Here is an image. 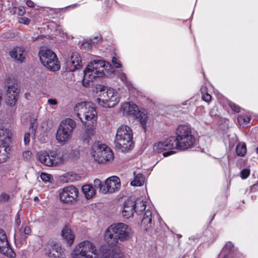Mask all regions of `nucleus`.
<instances>
[{
    "label": "nucleus",
    "instance_id": "cd10ccee",
    "mask_svg": "<svg viewBox=\"0 0 258 258\" xmlns=\"http://www.w3.org/2000/svg\"><path fill=\"white\" fill-rule=\"evenodd\" d=\"M234 250L235 248L233 244L231 242H228L223 247L222 250V253L225 255L224 257H226V256H228L229 254L234 252Z\"/></svg>",
    "mask_w": 258,
    "mask_h": 258
},
{
    "label": "nucleus",
    "instance_id": "5fc2aeb1",
    "mask_svg": "<svg viewBox=\"0 0 258 258\" xmlns=\"http://www.w3.org/2000/svg\"><path fill=\"white\" fill-rule=\"evenodd\" d=\"M2 196H4V198L6 200H8L9 198V195L6 194L2 195Z\"/></svg>",
    "mask_w": 258,
    "mask_h": 258
},
{
    "label": "nucleus",
    "instance_id": "a878e982",
    "mask_svg": "<svg viewBox=\"0 0 258 258\" xmlns=\"http://www.w3.org/2000/svg\"><path fill=\"white\" fill-rule=\"evenodd\" d=\"M137 118L139 120L140 122L144 128L145 132L146 131L147 123L148 120V116L145 112L138 111L137 115Z\"/></svg>",
    "mask_w": 258,
    "mask_h": 258
},
{
    "label": "nucleus",
    "instance_id": "9b49d317",
    "mask_svg": "<svg viewBox=\"0 0 258 258\" xmlns=\"http://www.w3.org/2000/svg\"><path fill=\"white\" fill-rule=\"evenodd\" d=\"M135 211L138 215L144 213L142 220V225L144 227L146 230L152 226V213L150 210L146 211V202L141 199H138L134 201Z\"/></svg>",
    "mask_w": 258,
    "mask_h": 258
},
{
    "label": "nucleus",
    "instance_id": "37998d69",
    "mask_svg": "<svg viewBox=\"0 0 258 258\" xmlns=\"http://www.w3.org/2000/svg\"><path fill=\"white\" fill-rule=\"evenodd\" d=\"M120 79L125 83H126V86H128L129 89H130V86H131V84L130 82H128L127 81L126 77L124 73H121L119 75Z\"/></svg>",
    "mask_w": 258,
    "mask_h": 258
},
{
    "label": "nucleus",
    "instance_id": "b1692460",
    "mask_svg": "<svg viewBox=\"0 0 258 258\" xmlns=\"http://www.w3.org/2000/svg\"><path fill=\"white\" fill-rule=\"evenodd\" d=\"M10 151V148L9 145L6 144L0 145V163H3L6 161Z\"/></svg>",
    "mask_w": 258,
    "mask_h": 258
},
{
    "label": "nucleus",
    "instance_id": "680f3d73",
    "mask_svg": "<svg viewBox=\"0 0 258 258\" xmlns=\"http://www.w3.org/2000/svg\"><path fill=\"white\" fill-rule=\"evenodd\" d=\"M188 102V101H186L185 104H187Z\"/></svg>",
    "mask_w": 258,
    "mask_h": 258
},
{
    "label": "nucleus",
    "instance_id": "2f4dec72",
    "mask_svg": "<svg viewBox=\"0 0 258 258\" xmlns=\"http://www.w3.org/2000/svg\"><path fill=\"white\" fill-rule=\"evenodd\" d=\"M237 120L240 124L245 125L250 121V118L246 115L241 114L238 116Z\"/></svg>",
    "mask_w": 258,
    "mask_h": 258
},
{
    "label": "nucleus",
    "instance_id": "dca6fc26",
    "mask_svg": "<svg viewBox=\"0 0 258 258\" xmlns=\"http://www.w3.org/2000/svg\"><path fill=\"white\" fill-rule=\"evenodd\" d=\"M120 186L119 178L116 176H111L106 179L102 193L106 194L114 192L119 190Z\"/></svg>",
    "mask_w": 258,
    "mask_h": 258
},
{
    "label": "nucleus",
    "instance_id": "a19ab883",
    "mask_svg": "<svg viewBox=\"0 0 258 258\" xmlns=\"http://www.w3.org/2000/svg\"><path fill=\"white\" fill-rule=\"evenodd\" d=\"M40 178L43 181L47 182L50 180L51 175L45 173H42L40 175Z\"/></svg>",
    "mask_w": 258,
    "mask_h": 258
},
{
    "label": "nucleus",
    "instance_id": "79ce46f5",
    "mask_svg": "<svg viewBox=\"0 0 258 258\" xmlns=\"http://www.w3.org/2000/svg\"><path fill=\"white\" fill-rule=\"evenodd\" d=\"M18 21L20 23L24 24L25 25H28L30 22V20L25 17H20Z\"/></svg>",
    "mask_w": 258,
    "mask_h": 258
},
{
    "label": "nucleus",
    "instance_id": "e433bc0d",
    "mask_svg": "<svg viewBox=\"0 0 258 258\" xmlns=\"http://www.w3.org/2000/svg\"><path fill=\"white\" fill-rule=\"evenodd\" d=\"M101 37L100 35H97L96 36H92L90 39V41L92 43V45L96 44L101 40Z\"/></svg>",
    "mask_w": 258,
    "mask_h": 258
},
{
    "label": "nucleus",
    "instance_id": "c756f323",
    "mask_svg": "<svg viewBox=\"0 0 258 258\" xmlns=\"http://www.w3.org/2000/svg\"><path fill=\"white\" fill-rule=\"evenodd\" d=\"M19 93V90L15 85H11L8 87L7 95L18 97Z\"/></svg>",
    "mask_w": 258,
    "mask_h": 258
},
{
    "label": "nucleus",
    "instance_id": "ddd939ff",
    "mask_svg": "<svg viewBox=\"0 0 258 258\" xmlns=\"http://www.w3.org/2000/svg\"><path fill=\"white\" fill-rule=\"evenodd\" d=\"M79 190L73 185L63 187L59 192V199L61 202L66 204H73L76 201Z\"/></svg>",
    "mask_w": 258,
    "mask_h": 258
},
{
    "label": "nucleus",
    "instance_id": "aec40b11",
    "mask_svg": "<svg viewBox=\"0 0 258 258\" xmlns=\"http://www.w3.org/2000/svg\"><path fill=\"white\" fill-rule=\"evenodd\" d=\"M63 239L68 246H71L74 242L75 236L72 230L68 227L65 226L61 231Z\"/></svg>",
    "mask_w": 258,
    "mask_h": 258
},
{
    "label": "nucleus",
    "instance_id": "1a4fd4ad",
    "mask_svg": "<svg viewBox=\"0 0 258 258\" xmlns=\"http://www.w3.org/2000/svg\"><path fill=\"white\" fill-rule=\"evenodd\" d=\"M195 141V138L189 125L183 124L178 126V150L192 148Z\"/></svg>",
    "mask_w": 258,
    "mask_h": 258
},
{
    "label": "nucleus",
    "instance_id": "864d4df0",
    "mask_svg": "<svg viewBox=\"0 0 258 258\" xmlns=\"http://www.w3.org/2000/svg\"><path fill=\"white\" fill-rule=\"evenodd\" d=\"M26 4L28 7L30 8H33L34 7V3L31 0H27L26 2Z\"/></svg>",
    "mask_w": 258,
    "mask_h": 258
},
{
    "label": "nucleus",
    "instance_id": "39448f33",
    "mask_svg": "<svg viewBox=\"0 0 258 258\" xmlns=\"http://www.w3.org/2000/svg\"><path fill=\"white\" fill-rule=\"evenodd\" d=\"M133 134L131 127L127 125L119 126L114 139L115 147L121 152H127L134 148Z\"/></svg>",
    "mask_w": 258,
    "mask_h": 258
},
{
    "label": "nucleus",
    "instance_id": "423d86ee",
    "mask_svg": "<svg viewBox=\"0 0 258 258\" xmlns=\"http://www.w3.org/2000/svg\"><path fill=\"white\" fill-rule=\"evenodd\" d=\"M76 126V122L70 118L62 120L59 123L56 134L55 139L58 143L64 145L72 139L74 130Z\"/></svg>",
    "mask_w": 258,
    "mask_h": 258
},
{
    "label": "nucleus",
    "instance_id": "473e14b6",
    "mask_svg": "<svg viewBox=\"0 0 258 258\" xmlns=\"http://www.w3.org/2000/svg\"><path fill=\"white\" fill-rule=\"evenodd\" d=\"M17 99L18 97L7 95L6 102L9 106H13L15 105Z\"/></svg>",
    "mask_w": 258,
    "mask_h": 258
},
{
    "label": "nucleus",
    "instance_id": "72a5a7b5",
    "mask_svg": "<svg viewBox=\"0 0 258 258\" xmlns=\"http://www.w3.org/2000/svg\"><path fill=\"white\" fill-rule=\"evenodd\" d=\"M68 181L70 182H73L76 180H78L80 178V176L77 173L70 172L67 174Z\"/></svg>",
    "mask_w": 258,
    "mask_h": 258
},
{
    "label": "nucleus",
    "instance_id": "f8f14e48",
    "mask_svg": "<svg viewBox=\"0 0 258 258\" xmlns=\"http://www.w3.org/2000/svg\"><path fill=\"white\" fill-rule=\"evenodd\" d=\"M41 163L48 166H56L62 162V158L53 151H42L38 154Z\"/></svg>",
    "mask_w": 258,
    "mask_h": 258
},
{
    "label": "nucleus",
    "instance_id": "2eb2a0df",
    "mask_svg": "<svg viewBox=\"0 0 258 258\" xmlns=\"http://www.w3.org/2000/svg\"><path fill=\"white\" fill-rule=\"evenodd\" d=\"M0 252L10 258H14L16 256L8 242L5 231L2 229H0Z\"/></svg>",
    "mask_w": 258,
    "mask_h": 258
},
{
    "label": "nucleus",
    "instance_id": "09e8293b",
    "mask_svg": "<svg viewBox=\"0 0 258 258\" xmlns=\"http://www.w3.org/2000/svg\"><path fill=\"white\" fill-rule=\"evenodd\" d=\"M47 102L50 105H55L57 104V101L55 99H49Z\"/></svg>",
    "mask_w": 258,
    "mask_h": 258
},
{
    "label": "nucleus",
    "instance_id": "4c0bfd02",
    "mask_svg": "<svg viewBox=\"0 0 258 258\" xmlns=\"http://www.w3.org/2000/svg\"><path fill=\"white\" fill-rule=\"evenodd\" d=\"M202 99L207 102H209L212 98L210 94L207 92H204V91H202Z\"/></svg>",
    "mask_w": 258,
    "mask_h": 258
},
{
    "label": "nucleus",
    "instance_id": "9d476101",
    "mask_svg": "<svg viewBox=\"0 0 258 258\" xmlns=\"http://www.w3.org/2000/svg\"><path fill=\"white\" fill-rule=\"evenodd\" d=\"M42 64L51 71H56L60 69V65L55 53L50 49H42L38 53Z\"/></svg>",
    "mask_w": 258,
    "mask_h": 258
},
{
    "label": "nucleus",
    "instance_id": "4be33fe9",
    "mask_svg": "<svg viewBox=\"0 0 258 258\" xmlns=\"http://www.w3.org/2000/svg\"><path fill=\"white\" fill-rule=\"evenodd\" d=\"M12 136V133L9 129L5 127L0 128V141L2 144H7L9 145Z\"/></svg>",
    "mask_w": 258,
    "mask_h": 258
},
{
    "label": "nucleus",
    "instance_id": "6ab92c4d",
    "mask_svg": "<svg viewBox=\"0 0 258 258\" xmlns=\"http://www.w3.org/2000/svg\"><path fill=\"white\" fill-rule=\"evenodd\" d=\"M135 203L132 200H127L124 203L122 210V215L125 219H128L131 217L135 212Z\"/></svg>",
    "mask_w": 258,
    "mask_h": 258
},
{
    "label": "nucleus",
    "instance_id": "c03bdc74",
    "mask_svg": "<svg viewBox=\"0 0 258 258\" xmlns=\"http://www.w3.org/2000/svg\"><path fill=\"white\" fill-rule=\"evenodd\" d=\"M92 44L91 43V42L90 41V40L86 41L82 43V47L84 48V49H88L91 48V47L92 46Z\"/></svg>",
    "mask_w": 258,
    "mask_h": 258
},
{
    "label": "nucleus",
    "instance_id": "3c124183",
    "mask_svg": "<svg viewBox=\"0 0 258 258\" xmlns=\"http://www.w3.org/2000/svg\"><path fill=\"white\" fill-rule=\"evenodd\" d=\"M176 152L175 151H170L163 153V155L164 157H167L168 156L176 153Z\"/></svg>",
    "mask_w": 258,
    "mask_h": 258
},
{
    "label": "nucleus",
    "instance_id": "a211bd4d",
    "mask_svg": "<svg viewBox=\"0 0 258 258\" xmlns=\"http://www.w3.org/2000/svg\"><path fill=\"white\" fill-rule=\"evenodd\" d=\"M124 115L135 116L139 111L137 105L132 102H125L122 104L120 109Z\"/></svg>",
    "mask_w": 258,
    "mask_h": 258
},
{
    "label": "nucleus",
    "instance_id": "603ef678",
    "mask_svg": "<svg viewBox=\"0 0 258 258\" xmlns=\"http://www.w3.org/2000/svg\"><path fill=\"white\" fill-rule=\"evenodd\" d=\"M256 190H258V182L256 184H253L250 187V191L251 192H254Z\"/></svg>",
    "mask_w": 258,
    "mask_h": 258
},
{
    "label": "nucleus",
    "instance_id": "6e6552de",
    "mask_svg": "<svg viewBox=\"0 0 258 258\" xmlns=\"http://www.w3.org/2000/svg\"><path fill=\"white\" fill-rule=\"evenodd\" d=\"M91 154L94 161L98 163L105 164L111 162L114 159L111 149L106 145L99 142L93 144Z\"/></svg>",
    "mask_w": 258,
    "mask_h": 258
},
{
    "label": "nucleus",
    "instance_id": "412c9836",
    "mask_svg": "<svg viewBox=\"0 0 258 258\" xmlns=\"http://www.w3.org/2000/svg\"><path fill=\"white\" fill-rule=\"evenodd\" d=\"M10 55L15 59L22 62L25 58L26 52L23 48L16 47L10 51Z\"/></svg>",
    "mask_w": 258,
    "mask_h": 258
},
{
    "label": "nucleus",
    "instance_id": "7c9ffc66",
    "mask_svg": "<svg viewBox=\"0 0 258 258\" xmlns=\"http://www.w3.org/2000/svg\"><path fill=\"white\" fill-rule=\"evenodd\" d=\"M36 128L33 126L32 123H31V126L30 127L29 130L31 132L27 133L25 134L24 138V141L25 145H28L30 141V134L34 135Z\"/></svg>",
    "mask_w": 258,
    "mask_h": 258
},
{
    "label": "nucleus",
    "instance_id": "58836bf2",
    "mask_svg": "<svg viewBox=\"0 0 258 258\" xmlns=\"http://www.w3.org/2000/svg\"><path fill=\"white\" fill-rule=\"evenodd\" d=\"M250 174V170L248 169H244L241 171V177L242 179H246Z\"/></svg>",
    "mask_w": 258,
    "mask_h": 258
},
{
    "label": "nucleus",
    "instance_id": "bb28decb",
    "mask_svg": "<svg viewBox=\"0 0 258 258\" xmlns=\"http://www.w3.org/2000/svg\"><path fill=\"white\" fill-rule=\"evenodd\" d=\"M134 179L131 182V184L134 186H139L142 185L145 181V177L143 174L138 173L136 174L134 172Z\"/></svg>",
    "mask_w": 258,
    "mask_h": 258
},
{
    "label": "nucleus",
    "instance_id": "393cba45",
    "mask_svg": "<svg viewBox=\"0 0 258 258\" xmlns=\"http://www.w3.org/2000/svg\"><path fill=\"white\" fill-rule=\"evenodd\" d=\"M82 189L87 199H91L95 195V190L90 184L83 185Z\"/></svg>",
    "mask_w": 258,
    "mask_h": 258
},
{
    "label": "nucleus",
    "instance_id": "0eeeda50",
    "mask_svg": "<svg viewBox=\"0 0 258 258\" xmlns=\"http://www.w3.org/2000/svg\"><path fill=\"white\" fill-rule=\"evenodd\" d=\"M71 255L73 258H98L95 245L89 240H84L77 244Z\"/></svg>",
    "mask_w": 258,
    "mask_h": 258
},
{
    "label": "nucleus",
    "instance_id": "c9c22d12",
    "mask_svg": "<svg viewBox=\"0 0 258 258\" xmlns=\"http://www.w3.org/2000/svg\"><path fill=\"white\" fill-rule=\"evenodd\" d=\"M228 105H229V106L230 107V108L232 110H233L234 112H237V113L240 112V107L238 105L236 104L235 103H234L231 101H229L228 103Z\"/></svg>",
    "mask_w": 258,
    "mask_h": 258
},
{
    "label": "nucleus",
    "instance_id": "f03ea898",
    "mask_svg": "<svg viewBox=\"0 0 258 258\" xmlns=\"http://www.w3.org/2000/svg\"><path fill=\"white\" fill-rule=\"evenodd\" d=\"M131 228L124 223H117L109 227L105 231L104 238L108 244L112 247L111 254L109 253V256L111 258H121L122 255L121 249L114 246L116 245L118 240H127L131 237Z\"/></svg>",
    "mask_w": 258,
    "mask_h": 258
},
{
    "label": "nucleus",
    "instance_id": "e2e57ef3",
    "mask_svg": "<svg viewBox=\"0 0 258 258\" xmlns=\"http://www.w3.org/2000/svg\"><path fill=\"white\" fill-rule=\"evenodd\" d=\"M223 258H226V257H223Z\"/></svg>",
    "mask_w": 258,
    "mask_h": 258
},
{
    "label": "nucleus",
    "instance_id": "bf43d9fd",
    "mask_svg": "<svg viewBox=\"0 0 258 258\" xmlns=\"http://www.w3.org/2000/svg\"><path fill=\"white\" fill-rule=\"evenodd\" d=\"M18 234L15 235V239H16L17 238H18Z\"/></svg>",
    "mask_w": 258,
    "mask_h": 258
},
{
    "label": "nucleus",
    "instance_id": "20e7f679",
    "mask_svg": "<svg viewBox=\"0 0 258 258\" xmlns=\"http://www.w3.org/2000/svg\"><path fill=\"white\" fill-rule=\"evenodd\" d=\"M95 97L98 105L105 108L113 107L119 102L120 99L115 90L102 85L96 87Z\"/></svg>",
    "mask_w": 258,
    "mask_h": 258
},
{
    "label": "nucleus",
    "instance_id": "4468645a",
    "mask_svg": "<svg viewBox=\"0 0 258 258\" xmlns=\"http://www.w3.org/2000/svg\"><path fill=\"white\" fill-rule=\"evenodd\" d=\"M177 148V136L171 137L164 142L155 143L153 150L156 153H161L166 150H171Z\"/></svg>",
    "mask_w": 258,
    "mask_h": 258
},
{
    "label": "nucleus",
    "instance_id": "de8ad7c7",
    "mask_svg": "<svg viewBox=\"0 0 258 258\" xmlns=\"http://www.w3.org/2000/svg\"><path fill=\"white\" fill-rule=\"evenodd\" d=\"M17 13L19 16H23L25 13V10L24 7H20L18 8V11Z\"/></svg>",
    "mask_w": 258,
    "mask_h": 258
},
{
    "label": "nucleus",
    "instance_id": "f3484780",
    "mask_svg": "<svg viewBox=\"0 0 258 258\" xmlns=\"http://www.w3.org/2000/svg\"><path fill=\"white\" fill-rule=\"evenodd\" d=\"M44 252L50 258H57L62 254L63 250L59 243L51 242L44 245Z\"/></svg>",
    "mask_w": 258,
    "mask_h": 258
},
{
    "label": "nucleus",
    "instance_id": "ea45409f",
    "mask_svg": "<svg viewBox=\"0 0 258 258\" xmlns=\"http://www.w3.org/2000/svg\"><path fill=\"white\" fill-rule=\"evenodd\" d=\"M112 62L115 67L117 68H120L121 67V64L120 60L115 57H113L112 58Z\"/></svg>",
    "mask_w": 258,
    "mask_h": 258
},
{
    "label": "nucleus",
    "instance_id": "f257e3e1",
    "mask_svg": "<svg viewBox=\"0 0 258 258\" xmlns=\"http://www.w3.org/2000/svg\"><path fill=\"white\" fill-rule=\"evenodd\" d=\"M74 109L85 126V131L82 138L88 143L96 133L97 120L96 109L92 103L82 102L76 104Z\"/></svg>",
    "mask_w": 258,
    "mask_h": 258
},
{
    "label": "nucleus",
    "instance_id": "7ed1b4c3",
    "mask_svg": "<svg viewBox=\"0 0 258 258\" xmlns=\"http://www.w3.org/2000/svg\"><path fill=\"white\" fill-rule=\"evenodd\" d=\"M110 69H112L111 64L104 60L95 59L90 62L84 71L83 85L86 87H88L96 78L106 75Z\"/></svg>",
    "mask_w": 258,
    "mask_h": 258
},
{
    "label": "nucleus",
    "instance_id": "c85d7f7f",
    "mask_svg": "<svg viewBox=\"0 0 258 258\" xmlns=\"http://www.w3.org/2000/svg\"><path fill=\"white\" fill-rule=\"evenodd\" d=\"M236 154L238 156L242 157L246 153V146L244 143H239L236 147Z\"/></svg>",
    "mask_w": 258,
    "mask_h": 258
},
{
    "label": "nucleus",
    "instance_id": "052dcab7",
    "mask_svg": "<svg viewBox=\"0 0 258 258\" xmlns=\"http://www.w3.org/2000/svg\"><path fill=\"white\" fill-rule=\"evenodd\" d=\"M256 152L258 153V148H256Z\"/></svg>",
    "mask_w": 258,
    "mask_h": 258
},
{
    "label": "nucleus",
    "instance_id": "6e6d98bb",
    "mask_svg": "<svg viewBox=\"0 0 258 258\" xmlns=\"http://www.w3.org/2000/svg\"><path fill=\"white\" fill-rule=\"evenodd\" d=\"M29 116L28 114H26L25 115H24L22 118H21V120H23V119H24L25 118H26L27 116Z\"/></svg>",
    "mask_w": 258,
    "mask_h": 258
},
{
    "label": "nucleus",
    "instance_id": "5701e85b",
    "mask_svg": "<svg viewBox=\"0 0 258 258\" xmlns=\"http://www.w3.org/2000/svg\"><path fill=\"white\" fill-rule=\"evenodd\" d=\"M81 61L80 54L77 52H73L70 58V63L73 67L71 71H74L79 69L81 66Z\"/></svg>",
    "mask_w": 258,
    "mask_h": 258
},
{
    "label": "nucleus",
    "instance_id": "f704fd0d",
    "mask_svg": "<svg viewBox=\"0 0 258 258\" xmlns=\"http://www.w3.org/2000/svg\"><path fill=\"white\" fill-rule=\"evenodd\" d=\"M94 185L95 188H99L100 191L102 192L103 188L104 186L103 185L101 180L99 179H96L94 181Z\"/></svg>",
    "mask_w": 258,
    "mask_h": 258
},
{
    "label": "nucleus",
    "instance_id": "4d7b16f0",
    "mask_svg": "<svg viewBox=\"0 0 258 258\" xmlns=\"http://www.w3.org/2000/svg\"><path fill=\"white\" fill-rule=\"evenodd\" d=\"M76 4L71 5L69 6V7L72 8H75L76 7Z\"/></svg>",
    "mask_w": 258,
    "mask_h": 258
},
{
    "label": "nucleus",
    "instance_id": "49530a36",
    "mask_svg": "<svg viewBox=\"0 0 258 258\" xmlns=\"http://www.w3.org/2000/svg\"><path fill=\"white\" fill-rule=\"evenodd\" d=\"M23 232L25 235H29L31 232V229L29 226H25L23 229Z\"/></svg>",
    "mask_w": 258,
    "mask_h": 258
},
{
    "label": "nucleus",
    "instance_id": "8fccbe9b",
    "mask_svg": "<svg viewBox=\"0 0 258 258\" xmlns=\"http://www.w3.org/2000/svg\"><path fill=\"white\" fill-rule=\"evenodd\" d=\"M20 212H19L17 214L16 219V223L18 226H19L21 224V220L20 218Z\"/></svg>",
    "mask_w": 258,
    "mask_h": 258
},
{
    "label": "nucleus",
    "instance_id": "a18cd8bd",
    "mask_svg": "<svg viewBox=\"0 0 258 258\" xmlns=\"http://www.w3.org/2000/svg\"><path fill=\"white\" fill-rule=\"evenodd\" d=\"M23 157L26 160H29L32 156V153L30 151H26L23 153Z\"/></svg>",
    "mask_w": 258,
    "mask_h": 258
},
{
    "label": "nucleus",
    "instance_id": "13d9d810",
    "mask_svg": "<svg viewBox=\"0 0 258 258\" xmlns=\"http://www.w3.org/2000/svg\"><path fill=\"white\" fill-rule=\"evenodd\" d=\"M22 242L23 241H24V240H25V239H26V236H24V237H23V236H22Z\"/></svg>",
    "mask_w": 258,
    "mask_h": 258
}]
</instances>
